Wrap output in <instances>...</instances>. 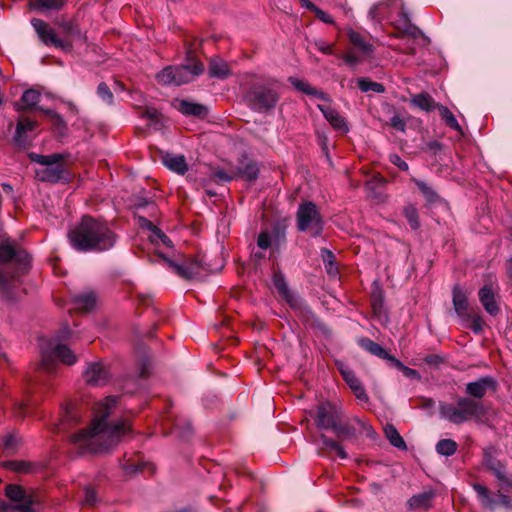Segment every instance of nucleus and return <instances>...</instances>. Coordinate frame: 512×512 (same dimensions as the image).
<instances>
[{"label":"nucleus","instance_id":"1","mask_svg":"<svg viewBox=\"0 0 512 512\" xmlns=\"http://www.w3.org/2000/svg\"><path fill=\"white\" fill-rule=\"evenodd\" d=\"M117 401V397L109 396L95 403L89 429L71 436V442L81 453L106 452L117 446L122 437L130 431L131 426L127 420L115 423L107 420L113 413Z\"/></svg>","mask_w":512,"mask_h":512},{"label":"nucleus","instance_id":"2","mask_svg":"<svg viewBox=\"0 0 512 512\" xmlns=\"http://www.w3.org/2000/svg\"><path fill=\"white\" fill-rule=\"evenodd\" d=\"M71 246L80 252H103L114 247L116 234L109 226L90 216H84L68 233Z\"/></svg>","mask_w":512,"mask_h":512},{"label":"nucleus","instance_id":"3","mask_svg":"<svg viewBox=\"0 0 512 512\" xmlns=\"http://www.w3.org/2000/svg\"><path fill=\"white\" fill-rule=\"evenodd\" d=\"M0 262H12L14 272L4 271L0 268V294L6 298L11 297V291L17 287L19 277L29 266L30 256L25 251L16 250L10 241L0 244Z\"/></svg>","mask_w":512,"mask_h":512},{"label":"nucleus","instance_id":"4","mask_svg":"<svg viewBox=\"0 0 512 512\" xmlns=\"http://www.w3.org/2000/svg\"><path fill=\"white\" fill-rule=\"evenodd\" d=\"M486 413L483 403L470 397H458L455 402L439 404L441 418L455 425L469 421L483 423Z\"/></svg>","mask_w":512,"mask_h":512},{"label":"nucleus","instance_id":"5","mask_svg":"<svg viewBox=\"0 0 512 512\" xmlns=\"http://www.w3.org/2000/svg\"><path fill=\"white\" fill-rule=\"evenodd\" d=\"M41 361L40 366L43 370L52 372L56 363L73 365L77 362V355L58 339H42L40 343Z\"/></svg>","mask_w":512,"mask_h":512},{"label":"nucleus","instance_id":"6","mask_svg":"<svg viewBox=\"0 0 512 512\" xmlns=\"http://www.w3.org/2000/svg\"><path fill=\"white\" fill-rule=\"evenodd\" d=\"M394 13L400 16V19L396 22L397 29L412 36L413 38L422 34L417 27L411 25L402 0H386L374 5L369 11V14L373 19L389 16Z\"/></svg>","mask_w":512,"mask_h":512},{"label":"nucleus","instance_id":"7","mask_svg":"<svg viewBox=\"0 0 512 512\" xmlns=\"http://www.w3.org/2000/svg\"><path fill=\"white\" fill-rule=\"evenodd\" d=\"M296 223L299 231L318 237L322 234L324 221L318 207L310 201L299 205L296 213Z\"/></svg>","mask_w":512,"mask_h":512},{"label":"nucleus","instance_id":"8","mask_svg":"<svg viewBox=\"0 0 512 512\" xmlns=\"http://www.w3.org/2000/svg\"><path fill=\"white\" fill-rule=\"evenodd\" d=\"M204 71V65L198 61L181 66H168L160 71L156 78L163 85H182L194 79Z\"/></svg>","mask_w":512,"mask_h":512},{"label":"nucleus","instance_id":"9","mask_svg":"<svg viewBox=\"0 0 512 512\" xmlns=\"http://www.w3.org/2000/svg\"><path fill=\"white\" fill-rule=\"evenodd\" d=\"M29 158L42 166V169L36 172L39 180L46 182H58L64 178V168L62 164L63 156L61 154L40 155L30 153Z\"/></svg>","mask_w":512,"mask_h":512},{"label":"nucleus","instance_id":"10","mask_svg":"<svg viewBox=\"0 0 512 512\" xmlns=\"http://www.w3.org/2000/svg\"><path fill=\"white\" fill-rule=\"evenodd\" d=\"M333 432L339 439L351 440L363 434L372 436L374 430L367 422L355 417L345 422H342L341 419L336 424Z\"/></svg>","mask_w":512,"mask_h":512},{"label":"nucleus","instance_id":"11","mask_svg":"<svg viewBox=\"0 0 512 512\" xmlns=\"http://www.w3.org/2000/svg\"><path fill=\"white\" fill-rule=\"evenodd\" d=\"M342 417L343 413L340 407L331 402H323L317 406L314 420L319 429L333 431Z\"/></svg>","mask_w":512,"mask_h":512},{"label":"nucleus","instance_id":"12","mask_svg":"<svg viewBox=\"0 0 512 512\" xmlns=\"http://www.w3.org/2000/svg\"><path fill=\"white\" fill-rule=\"evenodd\" d=\"M473 489L477 493L483 507L491 511L499 507H503L506 510L512 509V498L510 496L501 494L500 492L492 496L485 486L478 483L473 484Z\"/></svg>","mask_w":512,"mask_h":512},{"label":"nucleus","instance_id":"13","mask_svg":"<svg viewBox=\"0 0 512 512\" xmlns=\"http://www.w3.org/2000/svg\"><path fill=\"white\" fill-rule=\"evenodd\" d=\"M279 95L270 87H258L251 92V106L255 111L262 112L275 107Z\"/></svg>","mask_w":512,"mask_h":512},{"label":"nucleus","instance_id":"14","mask_svg":"<svg viewBox=\"0 0 512 512\" xmlns=\"http://www.w3.org/2000/svg\"><path fill=\"white\" fill-rule=\"evenodd\" d=\"M31 24L44 44L62 49H69L71 47L68 42L58 38L45 21L32 19Z\"/></svg>","mask_w":512,"mask_h":512},{"label":"nucleus","instance_id":"15","mask_svg":"<svg viewBox=\"0 0 512 512\" xmlns=\"http://www.w3.org/2000/svg\"><path fill=\"white\" fill-rule=\"evenodd\" d=\"M498 386L497 381L491 376H484L476 381L466 384V393L473 398L482 399L487 391H496Z\"/></svg>","mask_w":512,"mask_h":512},{"label":"nucleus","instance_id":"16","mask_svg":"<svg viewBox=\"0 0 512 512\" xmlns=\"http://www.w3.org/2000/svg\"><path fill=\"white\" fill-rule=\"evenodd\" d=\"M84 375L86 382L93 386L105 385L110 378L108 369L100 362L90 363Z\"/></svg>","mask_w":512,"mask_h":512},{"label":"nucleus","instance_id":"17","mask_svg":"<svg viewBox=\"0 0 512 512\" xmlns=\"http://www.w3.org/2000/svg\"><path fill=\"white\" fill-rule=\"evenodd\" d=\"M339 370L345 382L353 391L355 397L362 402H368L369 397L361 381L356 377L355 373L349 368L345 367L343 364L339 365Z\"/></svg>","mask_w":512,"mask_h":512},{"label":"nucleus","instance_id":"18","mask_svg":"<svg viewBox=\"0 0 512 512\" xmlns=\"http://www.w3.org/2000/svg\"><path fill=\"white\" fill-rule=\"evenodd\" d=\"M317 107L323 113L326 120L337 130L347 132L348 127L344 118L333 108L328 105L318 104Z\"/></svg>","mask_w":512,"mask_h":512},{"label":"nucleus","instance_id":"19","mask_svg":"<svg viewBox=\"0 0 512 512\" xmlns=\"http://www.w3.org/2000/svg\"><path fill=\"white\" fill-rule=\"evenodd\" d=\"M453 306L457 315L461 318L468 319L471 317L468 309V301L465 293L461 288L455 286L453 288Z\"/></svg>","mask_w":512,"mask_h":512},{"label":"nucleus","instance_id":"20","mask_svg":"<svg viewBox=\"0 0 512 512\" xmlns=\"http://www.w3.org/2000/svg\"><path fill=\"white\" fill-rule=\"evenodd\" d=\"M479 300L489 314L495 315L498 313L499 308L495 301L494 291L491 286L485 285L480 289Z\"/></svg>","mask_w":512,"mask_h":512},{"label":"nucleus","instance_id":"21","mask_svg":"<svg viewBox=\"0 0 512 512\" xmlns=\"http://www.w3.org/2000/svg\"><path fill=\"white\" fill-rule=\"evenodd\" d=\"M358 343L363 349L368 351L370 354L375 355L381 359H384L388 361L390 364H392V359H395V357L389 354L381 345H379L378 343L374 342L369 338H361Z\"/></svg>","mask_w":512,"mask_h":512},{"label":"nucleus","instance_id":"22","mask_svg":"<svg viewBox=\"0 0 512 512\" xmlns=\"http://www.w3.org/2000/svg\"><path fill=\"white\" fill-rule=\"evenodd\" d=\"M259 174V167L256 162L251 160H243L241 161L237 171L235 172L236 179L242 178L248 181H253L257 179Z\"/></svg>","mask_w":512,"mask_h":512},{"label":"nucleus","instance_id":"23","mask_svg":"<svg viewBox=\"0 0 512 512\" xmlns=\"http://www.w3.org/2000/svg\"><path fill=\"white\" fill-rule=\"evenodd\" d=\"M174 106L184 115L205 116L207 114L205 106L186 100H176Z\"/></svg>","mask_w":512,"mask_h":512},{"label":"nucleus","instance_id":"24","mask_svg":"<svg viewBox=\"0 0 512 512\" xmlns=\"http://www.w3.org/2000/svg\"><path fill=\"white\" fill-rule=\"evenodd\" d=\"M288 80L297 90H299L307 95L315 96L324 101L330 100L329 96L326 93H324L323 91H321L319 89L312 87L308 82H306L304 80L298 79L296 77H289Z\"/></svg>","mask_w":512,"mask_h":512},{"label":"nucleus","instance_id":"25","mask_svg":"<svg viewBox=\"0 0 512 512\" xmlns=\"http://www.w3.org/2000/svg\"><path fill=\"white\" fill-rule=\"evenodd\" d=\"M348 38L354 48L358 49L362 56H368L373 52L372 45L367 42L360 33L349 29Z\"/></svg>","mask_w":512,"mask_h":512},{"label":"nucleus","instance_id":"26","mask_svg":"<svg viewBox=\"0 0 512 512\" xmlns=\"http://www.w3.org/2000/svg\"><path fill=\"white\" fill-rule=\"evenodd\" d=\"M40 100V93L34 89L26 90L20 101L15 104L18 111H24L36 106Z\"/></svg>","mask_w":512,"mask_h":512},{"label":"nucleus","instance_id":"27","mask_svg":"<svg viewBox=\"0 0 512 512\" xmlns=\"http://www.w3.org/2000/svg\"><path fill=\"white\" fill-rule=\"evenodd\" d=\"M208 72L211 77L220 79H224L231 74L228 64L219 58H213L210 60Z\"/></svg>","mask_w":512,"mask_h":512},{"label":"nucleus","instance_id":"28","mask_svg":"<svg viewBox=\"0 0 512 512\" xmlns=\"http://www.w3.org/2000/svg\"><path fill=\"white\" fill-rule=\"evenodd\" d=\"M164 165L178 174H184L187 171V163L184 156L168 154L163 158Z\"/></svg>","mask_w":512,"mask_h":512},{"label":"nucleus","instance_id":"29","mask_svg":"<svg viewBox=\"0 0 512 512\" xmlns=\"http://www.w3.org/2000/svg\"><path fill=\"white\" fill-rule=\"evenodd\" d=\"M169 266L172 267L175 272L183 278L191 279L199 274L198 263L192 262L185 265L174 263L171 260L166 259Z\"/></svg>","mask_w":512,"mask_h":512},{"label":"nucleus","instance_id":"30","mask_svg":"<svg viewBox=\"0 0 512 512\" xmlns=\"http://www.w3.org/2000/svg\"><path fill=\"white\" fill-rule=\"evenodd\" d=\"M433 497V491H425L423 493L412 496L408 500V506L410 509H429L431 507V501Z\"/></svg>","mask_w":512,"mask_h":512},{"label":"nucleus","instance_id":"31","mask_svg":"<svg viewBox=\"0 0 512 512\" xmlns=\"http://www.w3.org/2000/svg\"><path fill=\"white\" fill-rule=\"evenodd\" d=\"M412 105L418 107L423 111H433L437 109L439 104H436L434 99L428 93H419L411 98Z\"/></svg>","mask_w":512,"mask_h":512},{"label":"nucleus","instance_id":"32","mask_svg":"<svg viewBox=\"0 0 512 512\" xmlns=\"http://www.w3.org/2000/svg\"><path fill=\"white\" fill-rule=\"evenodd\" d=\"M36 122L28 119V118H21L19 119L16 127V133L14 136V140L18 145H22L25 142V134L28 131H33L36 127Z\"/></svg>","mask_w":512,"mask_h":512},{"label":"nucleus","instance_id":"33","mask_svg":"<svg viewBox=\"0 0 512 512\" xmlns=\"http://www.w3.org/2000/svg\"><path fill=\"white\" fill-rule=\"evenodd\" d=\"M74 303L77 309L82 311H90L96 304V295L94 292H84L74 297Z\"/></svg>","mask_w":512,"mask_h":512},{"label":"nucleus","instance_id":"34","mask_svg":"<svg viewBox=\"0 0 512 512\" xmlns=\"http://www.w3.org/2000/svg\"><path fill=\"white\" fill-rule=\"evenodd\" d=\"M487 466L501 482L502 487H512V478L506 476L505 468L501 463L489 460Z\"/></svg>","mask_w":512,"mask_h":512},{"label":"nucleus","instance_id":"35","mask_svg":"<svg viewBox=\"0 0 512 512\" xmlns=\"http://www.w3.org/2000/svg\"><path fill=\"white\" fill-rule=\"evenodd\" d=\"M384 432L391 445L400 450L407 449L405 441L403 440V438L393 425H386L384 428Z\"/></svg>","mask_w":512,"mask_h":512},{"label":"nucleus","instance_id":"36","mask_svg":"<svg viewBox=\"0 0 512 512\" xmlns=\"http://www.w3.org/2000/svg\"><path fill=\"white\" fill-rule=\"evenodd\" d=\"M65 4V0H33L31 6L39 10H60Z\"/></svg>","mask_w":512,"mask_h":512},{"label":"nucleus","instance_id":"37","mask_svg":"<svg viewBox=\"0 0 512 512\" xmlns=\"http://www.w3.org/2000/svg\"><path fill=\"white\" fill-rule=\"evenodd\" d=\"M457 450V443L452 439H442L436 444V451L443 456H451Z\"/></svg>","mask_w":512,"mask_h":512},{"label":"nucleus","instance_id":"38","mask_svg":"<svg viewBox=\"0 0 512 512\" xmlns=\"http://www.w3.org/2000/svg\"><path fill=\"white\" fill-rule=\"evenodd\" d=\"M320 438L323 445L328 449L335 451L341 459L348 458V454L346 453L344 447L340 444V442L330 439L325 435H321Z\"/></svg>","mask_w":512,"mask_h":512},{"label":"nucleus","instance_id":"39","mask_svg":"<svg viewBox=\"0 0 512 512\" xmlns=\"http://www.w3.org/2000/svg\"><path fill=\"white\" fill-rule=\"evenodd\" d=\"M442 119L446 122V124L453 128L454 130L459 131L461 129L458 121L456 120L455 116L452 114V112L443 105H438L437 107Z\"/></svg>","mask_w":512,"mask_h":512},{"label":"nucleus","instance_id":"40","mask_svg":"<svg viewBox=\"0 0 512 512\" xmlns=\"http://www.w3.org/2000/svg\"><path fill=\"white\" fill-rule=\"evenodd\" d=\"M149 239L152 243H154L157 246H164L167 248H173V243L170 240V238L163 233L159 228L154 230L153 234L149 235Z\"/></svg>","mask_w":512,"mask_h":512},{"label":"nucleus","instance_id":"41","mask_svg":"<svg viewBox=\"0 0 512 512\" xmlns=\"http://www.w3.org/2000/svg\"><path fill=\"white\" fill-rule=\"evenodd\" d=\"M418 189L421 191L427 202L434 203L438 199V194L426 182L422 180H414Z\"/></svg>","mask_w":512,"mask_h":512},{"label":"nucleus","instance_id":"42","mask_svg":"<svg viewBox=\"0 0 512 512\" xmlns=\"http://www.w3.org/2000/svg\"><path fill=\"white\" fill-rule=\"evenodd\" d=\"M358 86L362 92L373 91L376 93H383L385 90L381 83L370 81L367 78L359 79Z\"/></svg>","mask_w":512,"mask_h":512},{"label":"nucleus","instance_id":"43","mask_svg":"<svg viewBox=\"0 0 512 512\" xmlns=\"http://www.w3.org/2000/svg\"><path fill=\"white\" fill-rule=\"evenodd\" d=\"M5 494L14 502H21L25 498V491L23 488L14 484H10L6 487Z\"/></svg>","mask_w":512,"mask_h":512},{"label":"nucleus","instance_id":"44","mask_svg":"<svg viewBox=\"0 0 512 512\" xmlns=\"http://www.w3.org/2000/svg\"><path fill=\"white\" fill-rule=\"evenodd\" d=\"M4 466L17 473H28L32 469V465L26 461H9Z\"/></svg>","mask_w":512,"mask_h":512},{"label":"nucleus","instance_id":"45","mask_svg":"<svg viewBox=\"0 0 512 512\" xmlns=\"http://www.w3.org/2000/svg\"><path fill=\"white\" fill-rule=\"evenodd\" d=\"M391 365L394 366L395 368H397L398 370H400L404 374V376H406L407 378L420 379V375H419L418 371L405 366L397 358L392 359Z\"/></svg>","mask_w":512,"mask_h":512},{"label":"nucleus","instance_id":"46","mask_svg":"<svg viewBox=\"0 0 512 512\" xmlns=\"http://www.w3.org/2000/svg\"><path fill=\"white\" fill-rule=\"evenodd\" d=\"M404 215L410 224L411 228L416 230L419 228V218H418V212L415 207L408 206L404 209Z\"/></svg>","mask_w":512,"mask_h":512},{"label":"nucleus","instance_id":"47","mask_svg":"<svg viewBox=\"0 0 512 512\" xmlns=\"http://www.w3.org/2000/svg\"><path fill=\"white\" fill-rule=\"evenodd\" d=\"M273 284L274 286L276 287V289L278 290V292L283 296L285 297L286 299H288L289 297V290H288V286L284 280V277L282 274L280 273H275L273 275Z\"/></svg>","mask_w":512,"mask_h":512},{"label":"nucleus","instance_id":"48","mask_svg":"<svg viewBox=\"0 0 512 512\" xmlns=\"http://www.w3.org/2000/svg\"><path fill=\"white\" fill-rule=\"evenodd\" d=\"M321 255L323 261L326 263V268L328 273L334 274L336 272V268L334 267V255L328 249H322Z\"/></svg>","mask_w":512,"mask_h":512},{"label":"nucleus","instance_id":"49","mask_svg":"<svg viewBox=\"0 0 512 512\" xmlns=\"http://www.w3.org/2000/svg\"><path fill=\"white\" fill-rule=\"evenodd\" d=\"M97 93L103 101H105L106 103H109V104L112 103L113 94H112L111 90L109 89V87L107 86V84L100 83L97 88Z\"/></svg>","mask_w":512,"mask_h":512},{"label":"nucleus","instance_id":"50","mask_svg":"<svg viewBox=\"0 0 512 512\" xmlns=\"http://www.w3.org/2000/svg\"><path fill=\"white\" fill-rule=\"evenodd\" d=\"M271 242H272V237L269 232L262 231L258 235L257 245L259 248L264 249V250L268 249L271 246Z\"/></svg>","mask_w":512,"mask_h":512},{"label":"nucleus","instance_id":"51","mask_svg":"<svg viewBox=\"0 0 512 512\" xmlns=\"http://www.w3.org/2000/svg\"><path fill=\"white\" fill-rule=\"evenodd\" d=\"M33 503L34 502L31 498H24V500L18 502L13 509L18 510L19 512H34L32 509Z\"/></svg>","mask_w":512,"mask_h":512},{"label":"nucleus","instance_id":"52","mask_svg":"<svg viewBox=\"0 0 512 512\" xmlns=\"http://www.w3.org/2000/svg\"><path fill=\"white\" fill-rule=\"evenodd\" d=\"M344 60L350 65H356L361 61V56L354 49L348 50L344 56Z\"/></svg>","mask_w":512,"mask_h":512},{"label":"nucleus","instance_id":"53","mask_svg":"<svg viewBox=\"0 0 512 512\" xmlns=\"http://www.w3.org/2000/svg\"><path fill=\"white\" fill-rule=\"evenodd\" d=\"M316 48L324 54L331 55L334 53V45L326 43L323 40L315 41Z\"/></svg>","mask_w":512,"mask_h":512},{"label":"nucleus","instance_id":"54","mask_svg":"<svg viewBox=\"0 0 512 512\" xmlns=\"http://www.w3.org/2000/svg\"><path fill=\"white\" fill-rule=\"evenodd\" d=\"M63 420L66 422L78 421L77 411L74 406L69 405L65 407Z\"/></svg>","mask_w":512,"mask_h":512},{"label":"nucleus","instance_id":"55","mask_svg":"<svg viewBox=\"0 0 512 512\" xmlns=\"http://www.w3.org/2000/svg\"><path fill=\"white\" fill-rule=\"evenodd\" d=\"M389 160L402 171H407L409 169L408 164L397 154H391L389 156Z\"/></svg>","mask_w":512,"mask_h":512},{"label":"nucleus","instance_id":"56","mask_svg":"<svg viewBox=\"0 0 512 512\" xmlns=\"http://www.w3.org/2000/svg\"><path fill=\"white\" fill-rule=\"evenodd\" d=\"M138 225L142 228H146L150 231V234L154 233V230L157 229V227L152 223V221L148 220L147 218L143 216L137 217Z\"/></svg>","mask_w":512,"mask_h":512},{"label":"nucleus","instance_id":"57","mask_svg":"<svg viewBox=\"0 0 512 512\" xmlns=\"http://www.w3.org/2000/svg\"><path fill=\"white\" fill-rule=\"evenodd\" d=\"M314 13H315L316 17L319 20H321L322 22L327 23V24H333L334 23L333 18L328 13H326L323 10H321L320 8H317Z\"/></svg>","mask_w":512,"mask_h":512},{"label":"nucleus","instance_id":"58","mask_svg":"<svg viewBox=\"0 0 512 512\" xmlns=\"http://www.w3.org/2000/svg\"><path fill=\"white\" fill-rule=\"evenodd\" d=\"M391 126L397 130L404 131L406 123L401 117L394 116L391 118Z\"/></svg>","mask_w":512,"mask_h":512},{"label":"nucleus","instance_id":"59","mask_svg":"<svg viewBox=\"0 0 512 512\" xmlns=\"http://www.w3.org/2000/svg\"><path fill=\"white\" fill-rule=\"evenodd\" d=\"M214 176L221 180V181H231L233 179H236V175H235V172L231 173V174H227L226 172H224L223 170H218L214 173Z\"/></svg>","mask_w":512,"mask_h":512},{"label":"nucleus","instance_id":"60","mask_svg":"<svg viewBox=\"0 0 512 512\" xmlns=\"http://www.w3.org/2000/svg\"><path fill=\"white\" fill-rule=\"evenodd\" d=\"M85 503L87 504H94L95 501H96V493H95V490L91 487H87L85 489V499H84Z\"/></svg>","mask_w":512,"mask_h":512},{"label":"nucleus","instance_id":"61","mask_svg":"<svg viewBox=\"0 0 512 512\" xmlns=\"http://www.w3.org/2000/svg\"><path fill=\"white\" fill-rule=\"evenodd\" d=\"M419 406L425 410H432L435 406V402L431 398H421Z\"/></svg>","mask_w":512,"mask_h":512},{"label":"nucleus","instance_id":"62","mask_svg":"<svg viewBox=\"0 0 512 512\" xmlns=\"http://www.w3.org/2000/svg\"><path fill=\"white\" fill-rule=\"evenodd\" d=\"M472 319V330L476 333H479L482 330V320L479 316H472L470 317Z\"/></svg>","mask_w":512,"mask_h":512},{"label":"nucleus","instance_id":"63","mask_svg":"<svg viewBox=\"0 0 512 512\" xmlns=\"http://www.w3.org/2000/svg\"><path fill=\"white\" fill-rule=\"evenodd\" d=\"M63 28L67 33H70L72 35H80V31L78 30L77 26L74 25L72 22L64 24Z\"/></svg>","mask_w":512,"mask_h":512},{"label":"nucleus","instance_id":"64","mask_svg":"<svg viewBox=\"0 0 512 512\" xmlns=\"http://www.w3.org/2000/svg\"><path fill=\"white\" fill-rule=\"evenodd\" d=\"M300 3L303 7L315 12L316 9L318 8L317 6H315L311 1L309 0H300Z\"/></svg>","mask_w":512,"mask_h":512}]
</instances>
